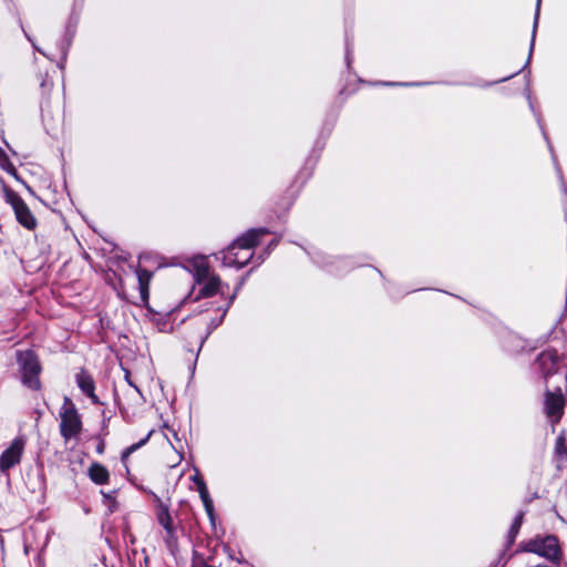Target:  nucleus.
Masks as SVG:
<instances>
[{
	"instance_id": "obj_19",
	"label": "nucleus",
	"mask_w": 567,
	"mask_h": 567,
	"mask_svg": "<svg viewBox=\"0 0 567 567\" xmlns=\"http://www.w3.org/2000/svg\"><path fill=\"white\" fill-rule=\"evenodd\" d=\"M540 2H542V0H537V3H536V12H535V18H534V25H533V34H532V43H530L529 56L532 55V51H533V48H534L536 30H537L538 20H539Z\"/></svg>"
},
{
	"instance_id": "obj_23",
	"label": "nucleus",
	"mask_w": 567,
	"mask_h": 567,
	"mask_svg": "<svg viewBox=\"0 0 567 567\" xmlns=\"http://www.w3.org/2000/svg\"><path fill=\"white\" fill-rule=\"evenodd\" d=\"M127 381H128V383L133 386L132 382H131L130 380H127ZM134 389L136 390V392H137L138 394H141L140 389H138L137 386H135V385H134Z\"/></svg>"
},
{
	"instance_id": "obj_13",
	"label": "nucleus",
	"mask_w": 567,
	"mask_h": 567,
	"mask_svg": "<svg viewBox=\"0 0 567 567\" xmlns=\"http://www.w3.org/2000/svg\"><path fill=\"white\" fill-rule=\"evenodd\" d=\"M157 520L165 528V530L172 535L174 532L173 520L169 514V511L163 504L159 505L157 511Z\"/></svg>"
},
{
	"instance_id": "obj_25",
	"label": "nucleus",
	"mask_w": 567,
	"mask_h": 567,
	"mask_svg": "<svg viewBox=\"0 0 567 567\" xmlns=\"http://www.w3.org/2000/svg\"><path fill=\"white\" fill-rule=\"evenodd\" d=\"M277 241H278V240H276V239H275V240H272L271 245H272V246H276V245H277Z\"/></svg>"
},
{
	"instance_id": "obj_2",
	"label": "nucleus",
	"mask_w": 567,
	"mask_h": 567,
	"mask_svg": "<svg viewBox=\"0 0 567 567\" xmlns=\"http://www.w3.org/2000/svg\"><path fill=\"white\" fill-rule=\"evenodd\" d=\"M185 268L192 274L195 284L200 287L199 297H212L217 292H223V282L220 278L210 270L208 260L204 256L193 257L187 261Z\"/></svg>"
},
{
	"instance_id": "obj_11",
	"label": "nucleus",
	"mask_w": 567,
	"mask_h": 567,
	"mask_svg": "<svg viewBox=\"0 0 567 567\" xmlns=\"http://www.w3.org/2000/svg\"><path fill=\"white\" fill-rule=\"evenodd\" d=\"M87 474L91 481L97 485L107 484L110 481L109 470L100 463H92L87 470Z\"/></svg>"
},
{
	"instance_id": "obj_3",
	"label": "nucleus",
	"mask_w": 567,
	"mask_h": 567,
	"mask_svg": "<svg viewBox=\"0 0 567 567\" xmlns=\"http://www.w3.org/2000/svg\"><path fill=\"white\" fill-rule=\"evenodd\" d=\"M16 360L22 384L31 390H39L42 367L38 355L32 350H18Z\"/></svg>"
},
{
	"instance_id": "obj_26",
	"label": "nucleus",
	"mask_w": 567,
	"mask_h": 567,
	"mask_svg": "<svg viewBox=\"0 0 567 567\" xmlns=\"http://www.w3.org/2000/svg\"><path fill=\"white\" fill-rule=\"evenodd\" d=\"M534 567H549V566H546V565H537V566H534Z\"/></svg>"
},
{
	"instance_id": "obj_4",
	"label": "nucleus",
	"mask_w": 567,
	"mask_h": 567,
	"mask_svg": "<svg viewBox=\"0 0 567 567\" xmlns=\"http://www.w3.org/2000/svg\"><path fill=\"white\" fill-rule=\"evenodd\" d=\"M522 550L537 554L549 561H558L561 555L558 539L553 535L536 536L523 543Z\"/></svg>"
},
{
	"instance_id": "obj_5",
	"label": "nucleus",
	"mask_w": 567,
	"mask_h": 567,
	"mask_svg": "<svg viewBox=\"0 0 567 567\" xmlns=\"http://www.w3.org/2000/svg\"><path fill=\"white\" fill-rule=\"evenodd\" d=\"M60 420V432L65 441L79 436L82 430V422L74 404L68 398L64 399L61 406Z\"/></svg>"
},
{
	"instance_id": "obj_15",
	"label": "nucleus",
	"mask_w": 567,
	"mask_h": 567,
	"mask_svg": "<svg viewBox=\"0 0 567 567\" xmlns=\"http://www.w3.org/2000/svg\"><path fill=\"white\" fill-rule=\"evenodd\" d=\"M78 384L81 388V390L86 393L87 395L93 394L94 385L93 381L90 377L80 374L78 375Z\"/></svg>"
},
{
	"instance_id": "obj_6",
	"label": "nucleus",
	"mask_w": 567,
	"mask_h": 567,
	"mask_svg": "<svg viewBox=\"0 0 567 567\" xmlns=\"http://www.w3.org/2000/svg\"><path fill=\"white\" fill-rule=\"evenodd\" d=\"M4 199L12 207L18 223L33 230L37 227V219L24 200L12 189L4 188Z\"/></svg>"
},
{
	"instance_id": "obj_14",
	"label": "nucleus",
	"mask_w": 567,
	"mask_h": 567,
	"mask_svg": "<svg viewBox=\"0 0 567 567\" xmlns=\"http://www.w3.org/2000/svg\"><path fill=\"white\" fill-rule=\"evenodd\" d=\"M0 167L11 176L18 178V172L14 165L10 162L6 152L0 147Z\"/></svg>"
},
{
	"instance_id": "obj_10",
	"label": "nucleus",
	"mask_w": 567,
	"mask_h": 567,
	"mask_svg": "<svg viewBox=\"0 0 567 567\" xmlns=\"http://www.w3.org/2000/svg\"><path fill=\"white\" fill-rule=\"evenodd\" d=\"M192 481L196 485L197 492H198L200 499L204 504L205 511H206L210 522L213 523L214 518H215L213 501L209 496L206 483L197 470L195 471V474L192 476Z\"/></svg>"
},
{
	"instance_id": "obj_20",
	"label": "nucleus",
	"mask_w": 567,
	"mask_h": 567,
	"mask_svg": "<svg viewBox=\"0 0 567 567\" xmlns=\"http://www.w3.org/2000/svg\"><path fill=\"white\" fill-rule=\"evenodd\" d=\"M520 523H522V516H518L515 522H514V527L515 528H518L520 526Z\"/></svg>"
},
{
	"instance_id": "obj_9",
	"label": "nucleus",
	"mask_w": 567,
	"mask_h": 567,
	"mask_svg": "<svg viewBox=\"0 0 567 567\" xmlns=\"http://www.w3.org/2000/svg\"><path fill=\"white\" fill-rule=\"evenodd\" d=\"M560 365L561 360L555 350H545L538 355L536 361V367L544 378L557 373Z\"/></svg>"
},
{
	"instance_id": "obj_8",
	"label": "nucleus",
	"mask_w": 567,
	"mask_h": 567,
	"mask_svg": "<svg viewBox=\"0 0 567 567\" xmlns=\"http://www.w3.org/2000/svg\"><path fill=\"white\" fill-rule=\"evenodd\" d=\"M565 408V398L560 390L545 395V413L553 424L559 422Z\"/></svg>"
},
{
	"instance_id": "obj_12",
	"label": "nucleus",
	"mask_w": 567,
	"mask_h": 567,
	"mask_svg": "<svg viewBox=\"0 0 567 567\" xmlns=\"http://www.w3.org/2000/svg\"><path fill=\"white\" fill-rule=\"evenodd\" d=\"M234 298H235V293H233L229 299H223L217 308L207 307L206 308L207 316L210 319H224V317L227 312V309L229 308Z\"/></svg>"
},
{
	"instance_id": "obj_22",
	"label": "nucleus",
	"mask_w": 567,
	"mask_h": 567,
	"mask_svg": "<svg viewBox=\"0 0 567 567\" xmlns=\"http://www.w3.org/2000/svg\"><path fill=\"white\" fill-rule=\"evenodd\" d=\"M103 451H104V445H103V444H100V445L97 446V452L101 454V453H103Z\"/></svg>"
},
{
	"instance_id": "obj_16",
	"label": "nucleus",
	"mask_w": 567,
	"mask_h": 567,
	"mask_svg": "<svg viewBox=\"0 0 567 567\" xmlns=\"http://www.w3.org/2000/svg\"><path fill=\"white\" fill-rule=\"evenodd\" d=\"M150 278H151V274L147 270H145V269L137 270V279H138L140 290H141V295L143 297V299L146 298V284L150 280Z\"/></svg>"
},
{
	"instance_id": "obj_17",
	"label": "nucleus",
	"mask_w": 567,
	"mask_h": 567,
	"mask_svg": "<svg viewBox=\"0 0 567 567\" xmlns=\"http://www.w3.org/2000/svg\"><path fill=\"white\" fill-rule=\"evenodd\" d=\"M150 435H151V433H150L148 435H146L143 440H141L138 443H136V444H132V445H130L128 447H126V449L122 452V456H121L122 462H124V463H125L132 453H134L135 451H137V450H138L140 447H142L144 444H146V442H147V441H148V439H150Z\"/></svg>"
},
{
	"instance_id": "obj_18",
	"label": "nucleus",
	"mask_w": 567,
	"mask_h": 567,
	"mask_svg": "<svg viewBox=\"0 0 567 567\" xmlns=\"http://www.w3.org/2000/svg\"><path fill=\"white\" fill-rule=\"evenodd\" d=\"M556 454L559 461H567V446L563 436H559L556 441Z\"/></svg>"
},
{
	"instance_id": "obj_1",
	"label": "nucleus",
	"mask_w": 567,
	"mask_h": 567,
	"mask_svg": "<svg viewBox=\"0 0 567 567\" xmlns=\"http://www.w3.org/2000/svg\"><path fill=\"white\" fill-rule=\"evenodd\" d=\"M268 234L267 229H250L221 252V262L226 267L241 268L252 258V247Z\"/></svg>"
},
{
	"instance_id": "obj_7",
	"label": "nucleus",
	"mask_w": 567,
	"mask_h": 567,
	"mask_svg": "<svg viewBox=\"0 0 567 567\" xmlns=\"http://www.w3.org/2000/svg\"><path fill=\"white\" fill-rule=\"evenodd\" d=\"M25 443L27 441L23 436H18L0 454V473L6 474L21 462Z\"/></svg>"
},
{
	"instance_id": "obj_21",
	"label": "nucleus",
	"mask_w": 567,
	"mask_h": 567,
	"mask_svg": "<svg viewBox=\"0 0 567 567\" xmlns=\"http://www.w3.org/2000/svg\"><path fill=\"white\" fill-rule=\"evenodd\" d=\"M103 497L106 499V501H111L112 499V496L110 494H106V493H102Z\"/></svg>"
},
{
	"instance_id": "obj_24",
	"label": "nucleus",
	"mask_w": 567,
	"mask_h": 567,
	"mask_svg": "<svg viewBox=\"0 0 567 567\" xmlns=\"http://www.w3.org/2000/svg\"><path fill=\"white\" fill-rule=\"evenodd\" d=\"M33 47L37 49V51H39V52L43 53V52L40 50V48H38L35 44H33Z\"/></svg>"
}]
</instances>
